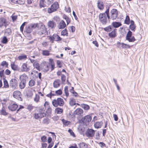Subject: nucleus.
<instances>
[{
    "label": "nucleus",
    "mask_w": 148,
    "mask_h": 148,
    "mask_svg": "<svg viewBox=\"0 0 148 148\" xmlns=\"http://www.w3.org/2000/svg\"><path fill=\"white\" fill-rule=\"evenodd\" d=\"M49 63L46 61H43L41 63V70L45 72L48 71L49 70V64L51 71H53L55 68V64L54 60L52 58L49 59Z\"/></svg>",
    "instance_id": "obj_1"
},
{
    "label": "nucleus",
    "mask_w": 148,
    "mask_h": 148,
    "mask_svg": "<svg viewBox=\"0 0 148 148\" xmlns=\"http://www.w3.org/2000/svg\"><path fill=\"white\" fill-rule=\"evenodd\" d=\"M47 114L45 109L43 107L39 108L36 110L35 112L33 114V118L36 120H40L42 119L45 117Z\"/></svg>",
    "instance_id": "obj_2"
},
{
    "label": "nucleus",
    "mask_w": 148,
    "mask_h": 148,
    "mask_svg": "<svg viewBox=\"0 0 148 148\" xmlns=\"http://www.w3.org/2000/svg\"><path fill=\"white\" fill-rule=\"evenodd\" d=\"M103 29L106 32H109L108 36L111 38H114L117 36V29L114 28L111 25H109L103 28Z\"/></svg>",
    "instance_id": "obj_3"
},
{
    "label": "nucleus",
    "mask_w": 148,
    "mask_h": 148,
    "mask_svg": "<svg viewBox=\"0 0 148 148\" xmlns=\"http://www.w3.org/2000/svg\"><path fill=\"white\" fill-rule=\"evenodd\" d=\"M36 32L40 36L46 35L48 34L47 28L44 25L40 24L36 28Z\"/></svg>",
    "instance_id": "obj_4"
},
{
    "label": "nucleus",
    "mask_w": 148,
    "mask_h": 148,
    "mask_svg": "<svg viewBox=\"0 0 148 148\" xmlns=\"http://www.w3.org/2000/svg\"><path fill=\"white\" fill-rule=\"evenodd\" d=\"M64 104V100L60 98H58L57 99H54L52 101V104L55 107H58V106H63Z\"/></svg>",
    "instance_id": "obj_5"
},
{
    "label": "nucleus",
    "mask_w": 148,
    "mask_h": 148,
    "mask_svg": "<svg viewBox=\"0 0 148 148\" xmlns=\"http://www.w3.org/2000/svg\"><path fill=\"white\" fill-rule=\"evenodd\" d=\"M59 8V5L57 1L54 2L51 6L47 9V11L48 13L51 14L57 10Z\"/></svg>",
    "instance_id": "obj_6"
},
{
    "label": "nucleus",
    "mask_w": 148,
    "mask_h": 148,
    "mask_svg": "<svg viewBox=\"0 0 148 148\" xmlns=\"http://www.w3.org/2000/svg\"><path fill=\"white\" fill-rule=\"evenodd\" d=\"M107 16L105 13H101L99 15V18L103 25H106L108 22Z\"/></svg>",
    "instance_id": "obj_7"
},
{
    "label": "nucleus",
    "mask_w": 148,
    "mask_h": 148,
    "mask_svg": "<svg viewBox=\"0 0 148 148\" xmlns=\"http://www.w3.org/2000/svg\"><path fill=\"white\" fill-rule=\"evenodd\" d=\"M49 39L52 43H53L54 41H59L62 40V38L57 34H54L52 36H48Z\"/></svg>",
    "instance_id": "obj_8"
},
{
    "label": "nucleus",
    "mask_w": 148,
    "mask_h": 148,
    "mask_svg": "<svg viewBox=\"0 0 148 148\" xmlns=\"http://www.w3.org/2000/svg\"><path fill=\"white\" fill-rule=\"evenodd\" d=\"M92 119L90 115H87L84 116L81 119V121L84 125L87 126L89 125Z\"/></svg>",
    "instance_id": "obj_9"
},
{
    "label": "nucleus",
    "mask_w": 148,
    "mask_h": 148,
    "mask_svg": "<svg viewBox=\"0 0 148 148\" xmlns=\"http://www.w3.org/2000/svg\"><path fill=\"white\" fill-rule=\"evenodd\" d=\"M132 32L129 30L126 36V39L130 42H133L136 40L135 37L134 36H132Z\"/></svg>",
    "instance_id": "obj_10"
},
{
    "label": "nucleus",
    "mask_w": 148,
    "mask_h": 148,
    "mask_svg": "<svg viewBox=\"0 0 148 148\" xmlns=\"http://www.w3.org/2000/svg\"><path fill=\"white\" fill-rule=\"evenodd\" d=\"M13 96L14 98L20 101H22V94L21 92L18 90H16L13 92Z\"/></svg>",
    "instance_id": "obj_11"
},
{
    "label": "nucleus",
    "mask_w": 148,
    "mask_h": 148,
    "mask_svg": "<svg viewBox=\"0 0 148 148\" xmlns=\"http://www.w3.org/2000/svg\"><path fill=\"white\" fill-rule=\"evenodd\" d=\"M118 11L116 9H113L110 11V18L112 20L116 19L118 17Z\"/></svg>",
    "instance_id": "obj_12"
},
{
    "label": "nucleus",
    "mask_w": 148,
    "mask_h": 148,
    "mask_svg": "<svg viewBox=\"0 0 148 148\" xmlns=\"http://www.w3.org/2000/svg\"><path fill=\"white\" fill-rule=\"evenodd\" d=\"M95 134V131L91 129L88 128L85 132L86 136L89 138H91L93 137Z\"/></svg>",
    "instance_id": "obj_13"
},
{
    "label": "nucleus",
    "mask_w": 148,
    "mask_h": 148,
    "mask_svg": "<svg viewBox=\"0 0 148 148\" xmlns=\"http://www.w3.org/2000/svg\"><path fill=\"white\" fill-rule=\"evenodd\" d=\"M31 69V67L29 66L27 63H23L21 66V71L22 72H28Z\"/></svg>",
    "instance_id": "obj_14"
},
{
    "label": "nucleus",
    "mask_w": 148,
    "mask_h": 148,
    "mask_svg": "<svg viewBox=\"0 0 148 148\" xmlns=\"http://www.w3.org/2000/svg\"><path fill=\"white\" fill-rule=\"evenodd\" d=\"M10 86L12 88L15 89L18 86V81L15 79H12L10 82Z\"/></svg>",
    "instance_id": "obj_15"
},
{
    "label": "nucleus",
    "mask_w": 148,
    "mask_h": 148,
    "mask_svg": "<svg viewBox=\"0 0 148 148\" xmlns=\"http://www.w3.org/2000/svg\"><path fill=\"white\" fill-rule=\"evenodd\" d=\"M117 44L118 47L122 49L130 48L132 46V45L130 46L127 44L122 42L121 43L119 42H117Z\"/></svg>",
    "instance_id": "obj_16"
},
{
    "label": "nucleus",
    "mask_w": 148,
    "mask_h": 148,
    "mask_svg": "<svg viewBox=\"0 0 148 148\" xmlns=\"http://www.w3.org/2000/svg\"><path fill=\"white\" fill-rule=\"evenodd\" d=\"M8 22L6 18L3 17L0 18V27L3 26L6 27L8 25Z\"/></svg>",
    "instance_id": "obj_17"
},
{
    "label": "nucleus",
    "mask_w": 148,
    "mask_h": 148,
    "mask_svg": "<svg viewBox=\"0 0 148 148\" xmlns=\"http://www.w3.org/2000/svg\"><path fill=\"white\" fill-rule=\"evenodd\" d=\"M18 107V106L16 103H11L8 107L9 109L12 111L16 110Z\"/></svg>",
    "instance_id": "obj_18"
},
{
    "label": "nucleus",
    "mask_w": 148,
    "mask_h": 148,
    "mask_svg": "<svg viewBox=\"0 0 148 148\" xmlns=\"http://www.w3.org/2000/svg\"><path fill=\"white\" fill-rule=\"evenodd\" d=\"M47 25L49 29H52L55 28L56 24L53 20H50L47 22Z\"/></svg>",
    "instance_id": "obj_19"
},
{
    "label": "nucleus",
    "mask_w": 148,
    "mask_h": 148,
    "mask_svg": "<svg viewBox=\"0 0 148 148\" xmlns=\"http://www.w3.org/2000/svg\"><path fill=\"white\" fill-rule=\"evenodd\" d=\"M66 26V24L63 20L61 21L58 25V27L59 29H64Z\"/></svg>",
    "instance_id": "obj_20"
},
{
    "label": "nucleus",
    "mask_w": 148,
    "mask_h": 148,
    "mask_svg": "<svg viewBox=\"0 0 148 148\" xmlns=\"http://www.w3.org/2000/svg\"><path fill=\"white\" fill-rule=\"evenodd\" d=\"M12 3L23 4L25 3V0H9Z\"/></svg>",
    "instance_id": "obj_21"
},
{
    "label": "nucleus",
    "mask_w": 148,
    "mask_h": 148,
    "mask_svg": "<svg viewBox=\"0 0 148 148\" xmlns=\"http://www.w3.org/2000/svg\"><path fill=\"white\" fill-rule=\"evenodd\" d=\"M130 24L129 26L130 29L133 31L135 32L136 28V26L134 21L132 20H131L130 21Z\"/></svg>",
    "instance_id": "obj_22"
},
{
    "label": "nucleus",
    "mask_w": 148,
    "mask_h": 148,
    "mask_svg": "<svg viewBox=\"0 0 148 148\" xmlns=\"http://www.w3.org/2000/svg\"><path fill=\"white\" fill-rule=\"evenodd\" d=\"M10 66L12 69L14 71L18 70L19 67L14 62H12L11 63Z\"/></svg>",
    "instance_id": "obj_23"
},
{
    "label": "nucleus",
    "mask_w": 148,
    "mask_h": 148,
    "mask_svg": "<svg viewBox=\"0 0 148 148\" xmlns=\"http://www.w3.org/2000/svg\"><path fill=\"white\" fill-rule=\"evenodd\" d=\"M63 112V109L60 107H56L55 113L57 114H61Z\"/></svg>",
    "instance_id": "obj_24"
},
{
    "label": "nucleus",
    "mask_w": 148,
    "mask_h": 148,
    "mask_svg": "<svg viewBox=\"0 0 148 148\" xmlns=\"http://www.w3.org/2000/svg\"><path fill=\"white\" fill-rule=\"evenodd\" d=\"M103 124V123L101 121H97L94 123V126L95 128L98 129L101 128Z\"/></svg>",
    "instance_id": "obj_25"
},
{
    "label": "nucleus",
    "mask_w": 148,
    "mask_h": 148,
    "mask_svg": "<svg viewBox=\"0 0 148 148\" xmlns=\"http://www.w3.org/2000/svg\"><path fill=\"white\" fill-rule=\"evenodd\" d=\"M0 114L1 115L4 116H6L8 114V113L6 111L5 108L4 106H3L0 110Z\"/></svg>",
    "instance_id": "obj_26"
},
{
    "label": "nucleus",
    "mask_w": 148,
    "mask_h": 148,
    "mask_svg": "<svg viewBox=\"0 0 148 148\" xmlns=\"http://www.w3.org/2000/svg\"><path fill=\"white\" fill-rule=\"evenodd\" d=\"M28 78V77L25 73L23 74L20 76V81L26 82V79Z\"/></svg>",
    "instance_id": "obj_27"
},
{
    "label": "nucleus",
    "mask_w": 148,
    "mask_h": 148,
    "mask_svg": "<svg viewBox=\"0 0 148 148\" xmlns=\"http://www.w3.org/2000/svg\"><path fill=\"white\" fill-rule=\"evenodd\" d=\"M60 85V79H56L54 81L53 83V86L55 88L59 87Z\"/></svg>",
    "instance_id": "obj_28"
},
{
    "label": "nucleus",
    "mask_w": 148,
    "mask_h": 148,
    "mask_svg": "<svg viewBox=\"0 0 148 148\" xmlns=\"http://www.w3.org/2000/svg\"><path fill=\"white\" fill-rule=\"evenodd\" d=\"M27 58V56L25 54H22L18 57V59L19 61L25 60Z\"/></svg>",
    "instance_id": "obj_29"
},
{
    "label": "nucleus",
    "mask_w": 148,
    "mask_h": 148,
    "mask_svg": "<svg viewBox=\"0 0 148 148\" xmlns=\"http://www.w3.org/2000/svg\"><path fill=\"white\" fill-rule=\"evenodd\" d=\"M83 113V111L82 109L80 108L77 109L74 111V114L77 115H80Z\"/></svg>",
    "instance_id": "obj_30"
},
{
    "label": "nucleus",
    "mask_w": 148,
    "mask_h": 148,
    "mask_svg": "<svg viewBox=\"0 0 148 148\" xmlns=\"http://www.w3.org/2000/svg\"><path fill=\"white\" fill-rule=\"evenodd\" d=\"M112 25L113 27L116 28H117L121 26L122 25V24L120 22L115 21L112 23Z\"/></svg>",
    "instance_id": "obj_31"
},
{
    "label": "nucleus",
    "mask_w": 148,
    "mask_h": 148,
    "mask_svg": "<svg viewBox=\"0 0 148 148\" xmlns=\"http://www.w3.org/2000/svg\"><path fill=\"white\" fill-rule=\"evenodd\" d=\"M3 88H9V86L7 80L5 78H3Z\"/></svg>",
    "instance_id": "obj_32"
},
{
    "label": "nucleus",
    "mask_w": 148,
    "mask_h": 148,
    "mask_svg": "<svg viewBox=\"0 0 148 148\" xmlns=\"http://www.w3.org/2000/svg\"><path fill=\"white\" fill-rule=\"evenodd\" d=\"M70 92L71 93L73 96L75 97L78 96V93L75 91L74 88L73 87H72L71 89L70 90Z\"/></svg>",
    "instance_id": "obj_33"
},
{
    "label": "nucleus",
    "mask_w": 148,
    "mask_h": 148,
    "mask_svg": "<svg viewBox=\"0 0 148 148\" xmlns=\"http://www.w3.org/2000/svg\"><path fill=\"white\" fill-rule=\"evenodd\" d=\"M61 36H68V33L67 29L66 28H65L64 29L62 30L61 32Z\"/></svg>",
    "instance_id": "obj_34"
},
{
    "label": "nucleus",
    "mask_w": 148,
    "mask_h": 148,
    "mask_svg": "<svg viewBox=\"0 0 148 148\" xmlns=\"http://www.w3.org/2000/svg\"><path fill=\"white\" fill-rule=\"evenodd\" d=\"M42 55L45 56H48L50 55V51L47 50H42Z\"/></svg>",
    "instance_id": "obj_35"
},
{
    "label": "nucleus",
    "mask_w": 148,
    "mask_h": 148,
    "mask_svg": "<svg viewBox=\"0 0 148 148\" xmlns=\"http://www.w3.org/2000/svg\"><path fill=\"white\" fill-rule=\"evenodd\" d=\"M75 101V99L73 98H71L70 99L69 104L71 106H73L76 105V103Z\"/></svg>",
    "instance_id": "obj_36"
},
{
    "label": "nucleus",
    "mask_w": 148,
    "mask_h": 148,
    "mask_svg": "<svg viewBox=\"0 0 148 148\" xmlns=\"http://www.w3.org/2000/svg\"><path fill=\"white\" fill-rule=\"evenodd\" d=\"M19 83V88L21 89H24L25 87L26 82L20 81Z\"/></svg>",
    "instance_id": "obj_37"
},
{
    "label": "nucleus",
    "mask_w": 148,
    "mask_h": 148,
    "mask_svg": "<svg viewBox=\"0 0 148 148\" xmlns=\"http://www.w3.org/2000/svg\"><path fill=\"white\" fill-rule=\"evenodd\" d=\"M62 122L63 125L65 126H67L71 124L70 121L66 120L64 119H62Z\"/></svg>",
    "instance_id": "obj_38"
},
{
    "label": "nucleus",
    "mask_w": 148,
    "mask_h": 148,
    "mask_svg": "<svg viewBox=\"0 0 148 148\" xmlns=\"http://www.w3.org/2000/svg\"><path fill=\"white\" fill-rule=\"evenodd\" d=\"M33 65L35 66L36 69L39 71L41 70V66H40V64L38 63L37 62H35L33 63Z\"/></svg>",
    "instance_id": "obj_39"
},
{
    "label": "nucleus",
    "mask_w": 148,
    "mask_h": 148,
    "mask_svg": "<svg viewBox=\"0 0 148 148\" xmlns=\"http://www.w3.org/2000/svg\"><path fill=\"white\" fill-rule=\"evenodd\" d=\"M12 32L11 29L10 28H8L5 30V34L6 35L9 36L10 35Z\"/></svg>",
    "instance_id": "obj_40"
},
{
    "label": "nucleus",
    "mask_w": 148,
    "mask_h": 148,
    "mask_svg": "<svg viewBox=\"0 0 148 148\" xmlns=\"http://www.w3.org/2000/svg\"><path fill=\"white\" fill-rule=\"evenodd\" d=\"M80 106L85 110H88L90 108L89 106L88 105L84 104H81L80 105Z\"/></svg>",
    "instance_id": "obj_41"
},
{
    "label": "nucleus",
    "mask_w": 148,
    "mask_h": 148,
    "mask_svg": "<svg viewBox=\"0 0 148 148\" xmlns=\"http://www.w3.org/2000/svg\"><path fill=\"white\" fill-rule=\"evenodd\" d=\"M79 148H87L88 145L84 142L81 143L79 145Z\"/></svg>",
    "instance_id": "obj_42"
},
{
    "label": "nucleus",
    "mask_w": 148,
    "mask_h": 148,
    "mask_svg": "<svg viewBox=\"0 0 148 148\" xmlns=\"http://www.w3.org/2000/svg\"><path fill=\"white\" fill-rule=\"evenodd\" d=\"M98 8L100 10H103L104 8V5L102 2H99L97 3Z\"/></svg>",
    "instance_id": "obj_43"
},
{
    "label": "nucleus",
    "mask_w": 148,
    "mask_h": 148,
    "mask_svg": "<svg viewBox=\"0 0 148 148\" xmlns=\"http://www.w3.org/2000/svg\"><path fill=\"white\" fill-rule=\"evenodd\" d=\"M35 83V80L34 79H31L29 81L28 84L29 86L32 87L34 86Z\"/></svg>",
    "instance_id": "obj_44"
},
{
    "label": "nucleus",
    "mask_w": 148,
    "mask_h": 148,
    "mask_svg": "<svg viewBox=\"0 0 148 148\" xmlns=\"http://www.w3.org/2000/svg\"><path fill=\"white\" fill-rule=\"evenodd\" d=\"M130 23V17L128 15H127L124 21V23L128 25Z\"/></svg>",
    "instance_id": "obj_45"
},
{
    "label": "nucleus",
    "mask_w": 148,
    "mask_h": 148,
    "mask_svg": "<svg viewBox=\"0 0 148 148\" xmlns=\"http://www.w3.org/2000/svg\"><path fill=\"white\" fill-rule=\"evenodd\" d=\"M63 18L66 20L67 25H69L71 22L70 18L66 15H64L63 17Z\"/></svg>",
    "instance_id": "obj_46"
},
{
    "label": "nucleus",
    "mask_w": 148,
    "mask_h": 148,
    "mask_svg": "<svg viewBox=\"0 0 148 148\" xmlns=\"http://www.w3.org/2000/svg\"><path fill=\"white\" fill-rule=\"evenodd\" d=\"M50 122L49 119L48 118H44L42 121V123L44 124H49Z\"/></svg>",
    "instance_id": "obj_47"
},
{
    "label": "nucleus",
    "mask_w": 148,
    "mask_h": 148,
    "mask_svg": "<svg viewBox=\"0 0 148 148\" xmlns=\"http://www.w3.org/2000/svg\"><path fill=\"white\" fill-rule=\"evenodd\" d=\"M56 64L58 67L59 68H61L62 67L63 62L59 60H56Z\"/></svg>",
    "instance_id": "obj_48"
},
{
    "label": "nucleus",
    "mask_w": 148,
    "mask_h": 148,
    "mask_svg": "<svg viewBox=\"0 0 148 148\" xmlns=\"http://www.w3.org/2000/svg\"><path fill=\"white\" fill-rule=\"evenodd\" d=\"M1 65L3 67H5L6 68H8V63L6 61H4L1 62Z\"/></svg>",
    "instance_id": "obj_49"
},
{
    "label": "nucleus",
    "mask_w": 148,
    "mask_h": 148,
    "mask_svg": "<svg viewBox=\"0 0 148 148\" xmlns=\"http://www.w3.org/2000/svg\"><path fill=\"white\" fill-rule=\"evenodd\" d=\"M25 30L27 33H30L32 31V29L31 28V27L29 26L26 27Z\"/></svg>",
    "instance_id": "obj_50"
},
{
    "label": "nucleus",
    "mask_w": 148,
    "mask_h": 148,
    "mask_svg": "<svg viewBox=\"0 0 148 148\" xmlns=\"http://www.w3.org/2000/svg\"><path fill=\"white\" fill-rule=\"evenodd\" d=\"M40 24L38 23L32 24H30V26L31 27L32 29H34L36 28H38V26Z\"/></svg>",
    "instance_id": "obj_51"
},
{
    "label": "nucleus",
    "mask_w": 148,
    "mask_h": 148,
    "mask_svg": "<svg viewBox=\"0 0 148 148\" xmlns=\"http://www.w3.org/2000/svg\"><path fill=\"white\" fill-rule=\"evenodd\" d=\"M45 0H40L39 1V6L40 8L43 7L45 6L44 2Z\"/></svg>",
    "instance_id": "obj_52"
},
{
    "label": "nucleus",
    "mask_w": 148,
    "mask_h": 148,
    "mask_svg": "<svg viewBox=\"0 0 148 148\" xmlns=\"http://www.w3.org/2000/svg\"><path fill=\"white\" fill-rule=\"evenodd\" d=\"M64 91L65 95L66 97H68L69 95L68 86H66L64 88Z\"/></svg>",
    "instance_id": "obj_53"
},
{
    "label": "nucleus",
    "mask_w": 148,
    "mask_h": 148,
    "mask_svg": "<svg viewBox=\"0 0 148 148\" xmlns=\"http://www.w3.org/2000/svg\"><path fill=\"white\" fill-rule=\"evenodd\" d=\"M8 42V39L6 36H4L1 42L3 44H6Z\"/></svg>",
    "instance_id": "obj_54"
},
{
    "label": "nucleus",
    "mask_w": 148,
    "mask_h": 148,
    "mask_svg": "<svg viewBox=\"0 0 148 148\" xmlns=\"http://www.w3.org/2000/svg\"><path fill=\"white\" fill-rule=\"evenodd\" d=\"M109 8L108 7V8L106 9L105 12L104 13H105V14L107 16V17L108 19H109L110 18V16L109 15Z\"/></svg>",
    "instance_id": "obj_55"
},
{
    "label": "nucleus",
    "mask_w": 148,
    "mask_h": 148,
    "mask_svg": "<svg viewBox=\"0 0 148 148\" xmlns=\"http://www.w3.org/2000/svg\"><path fill=\"white\" fill-rule=\"evenodd\" d=\"M0 77L1 78H5V77L4 74V70H2L0 71Z\"/></svg>",
    "instance_id": "obj_56"
},
{
    "label": "nucleus",
    "mask_w": 148,
    "mask_h": 148,
    "mask_svg": "<svg viewBox=\"0 0 148 148\" xmlns=\"http://www.w3.org/2000/svg\"><path fill=\"white\" fill-rule=\"evenodd\" d=\"M68 132L70 134L71 136H72L73 137H75V134L72 130L69 129L68 130Z\"/></svg>",
    "instance_id": "obj_57"
},
{
    "label": "nucleus",
    "mask_w": 148,
    "mask_h": 148,
    "mask_svg": "<svg viewBox=\"0 0 148 148\" xmlns=\"http://www.w3.org/2000/svg\"><path fill=\"white\" fill-rule=\"evenodd\" d=\"M40 99V97L39 95L36 94L35 97L34 98V101L36 102H38Z\"/></svg>",
    "instance_id": "obj_58"
},
{
    "label": "nucleus",
    "mask_w": 148,
    "mask_h": 148,
    "mask_svg": "<svg viewBox=\"0 0 148 148\" xmlns=\"http://www.w3.org/2000/svg\"><path fill=\"white\" fill-rule=\"evenodd\" d=\"M69 29L70 31L71 32H73L75 31V28L74 26H70L69 27Z\"/></svg>",
    "instance_id": "obj_59"
},
{
    "label": "nucleus",
    "mask_w": 148,
    "mask_h": 148,
    "mask_svg": "<svg viewBox=\"0 0 148 148\" xmlns=\"http://www.w3.org/2000/svg\"><path fill=\"white\" fill-rule=\"evenodd\" d=\"M56 95H60L62 94V91L60 89L55 91Z\"/></svg>",
    "instance_id": "obj_60"
},
{
    "label": "nucleus",
    "mask_w": 148,
    "mask_h": 148,
    "mask_svg": "<svg viewBox=\"0 0 148 148\" xmlns=\"http://www.w3.org/2000/svg\"><path fill=\"white\" fill-rule=\"evenodd\" d=\"M53 92H54V91H53ZM55 95H56V94H55L54 93H53V92L51 91L49 93L47 94L46 95V96L51 98L52 96H53Z\"/></svg>",
    "instance_id": "obj_61"
},
{
    "label": "nucleus",
    "mask_w": 148,
    "mask_h": 148,
    "mask_svg": "<svg viewBox=\"0 0 148 148\" xmlns=\"http://www.w3.org/2000/svg\"><path fill=\"white\" fill-rule=\"evenodd\" d=\"M17 15H12L11 16L12 21L14 22L16 21L17 18Z\"/></svg>",
    "instance_id": "obj_62"
},
{
    "label": "nucleus",
    "mask_w": 148,
    "mask_h": 148,
    "mask_svg": "<svg viewBox=\"0 0 148 148\" xmlns=\"http://www.w3.org/2000/svg\"><path fill=\"white\" fill-rule=\"evenodd\" d=\"M41 138L42 141L43 142H45L47 140V137L45 136H42Z\"/></svg>",
    "instance_id": "obj_63"
},
{
    "label": "nucleus",
    "mask_w": 148,
    "mask_h": 148,
    "mask_svg": "<svg viewBox=\"0 0 148 148\" xmlns=\"http://www.w3.org/2000/svg\"><path fill=\"white\" fill-rule=\"evenodd\" d=\"M11 73V71L8 69H6L5 72V73L6 75H9Z\"/></svg>",
    "instance_id": "obj_64"
}]
</instances>
